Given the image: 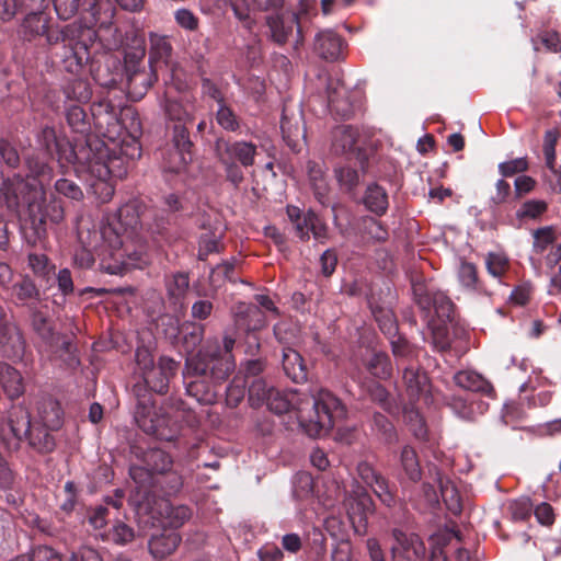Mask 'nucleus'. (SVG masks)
Returning <instances> with one entry per match:
<instances>
[{"label": "nucleus", "instance_id": "63", "mask_svg": "<svg viewBox=\"0 0 561 561\" xmlns=\"http://www.w3.org/2000/svg\"><path fill=\"white\" fill-rule=\"evenodd\" d=\"M538 39L548 50L553 53L561 51V36L557 32H543L538 36Z\"/></svg>", "mask_w": 561, "mask_h": 561}, {"label": "nucleus", "instance_id": "62", "mask_svg": "<svg viewBox=\"0 0 561 561\" xmlns=\"http://www.w3.org/2000/svg\"><path fill=\"white\" fill-rule=\"evenodd\" d=\"M175 20L182 27L190 31L196 30L198 25L197 18L187 9L178 10L175 13Z\"/></svg>", "mask_w": 561, "mask_h": 561}, {"label": "nucleus", "instance_id": "41", "mask_svg": "<svg viewBox=\"0 0 561 561\" xmlns=\"http://www.w3.org/2000/svg\"><path fill=\"white\" fill-rule=\"evenodd\" d=\"M216 119L226 130L234 131L239 128L237 116L222 101H219Z\"/></svg>", "mask_w": 561, "mask_h": 561}, {"label": "nucleus", "instance_id": "42", "mask_svg": "<svg viewBox=\"0 0 561 561\" xmlns=\"http://www.w3.org/2000/svg\"><path fill=\"white\" fill-rule=\"evenodd\" d=\"M170 51L171 46L165 37L150 34V60L167 58Z\"/></svg>", "mask_w": 561, "mask_h": 561}, {"label": "nucleus", "instance_id": "52", "mask_svg": "<svg viewBox=\"0 0 561 561\" xmlns=\"http://www.w3.org/2000/svg\"><path fill=\"white\" fill-rule=\"evenodd\" d=\"M227 3L233 11L234 16L244 23V26L251 28L252 20L250 18V8L247 0H227Z\"/></svg>", "mask_w": 561, "mask_h": 561}, {"label": "nucleus", "instance_id": "23", "mask_svg": "<svg viewBox=\"0 0 561 561\" xmlns=\"http://www.w3.org/2000/svg\"><path fill=\"white\" fill-rule=\"evenodd\" d=\"M159 514L170 528H178L191 517V510L185 505L162 501L159 505Z\"/></svg>", "mask_w": 561, "mask_h": 561}, {"label": "nucleus", "instance_id": "19", "mask_svg": "<svg viewBox=\"0 0 561 561\" xmlns=\"http://www.w3.org/2000/svg\"><path fill=\"white\" fill-rule=\"evenodd\" d=\"M33 422H37L50 431L58 430L61 426V409L57 401L53 399L43 400L37 407V415Z\"/></svg>", "mask_w": 561, "mask_h": 561}, {"label": "nucleus", "instance_id": "9", "mask_svg": "<svg viewBox=\"0 0 561 561\" xmlns=\"http://www.w3.org/2000/svg\"><path fill=\"white\" fill-rule=\"evenodd\" d=\"M287 216L295 226L296 234L301 239H309L311 232L317 242L323 243L328 239V227L311 210L301 211L296 206H287Z\"/></svg>", "mask_w": 561, "mask_h": 561}, {"label": "nucleus", "instance_id": "1", "mask_svg": "<svg viewBox=\"0 0 561 561\" xmlns=\"http://www.w3.org/2000/svg\"><path fill=\"white\" fill-rule=\"evenodd\" d=\"M58 161L61 167L70 164L79 174L91 176L90 186L101 203H107L114 195L113 179H123L127 174V161L139 158L140 145L131 137L116 148L98 139L89 140L85 146L75 149L68 141L56 144Z\"/></svg>", "mask_w": 561, "mask_h": 561}, {"label": "nucleus", "instance_id": "24", "mask_svg": "<svg viewBox=\"0 0 561 561\" xmlns=\"http://www.w3.org/2000/svg\"><path fill=\"white\" fill-rule=\"evenodd\" d=\"M273 39L278 44L287 42L291 35L294 26L297 24V16L291 14L287 16L272 15L267 19Z\"/></svg>", "mask_w": 561, "mask_h": 561}, {"label": "nucleus", "instance_id": "47", "mask_svg": "<svg viewBox=\"0 0 561 561\" xmlns=\"http://www.w3.org/2000/svg\"><path fill=\"white\" fill-rule=\"evenodd\" d=\"M20 340L16 328L9 323L3 307L0 305V345H5L10 341Z\"/></svg>", "mask_w": 561, "mask_h": 561}, {"label": "nucleus", "instance_id": "35", "mask_svg": "<svg viewBox=\"0 0 561 561\" xmlns=\"http://www.w3.org/2000/svg\"><path fill=\"white\" fill-rule=\"evenodd\" d=\"M403 417L407 424L410 426L414 436L417 438H424L426 435L425 423L420 414L419 410L413 405L404 408Z\"/></svg>", "mask_w": 561, "mask_h": 561}, {"label": "nucleus", "instance_id": "33", "mask_svg": "<svg viewBox=\"0 0 561 561\" xmlns=\"http://www.w3.org/2000/svg\"><path fill=\"white\" fill-rule=\"evenodd\" d=\"M440 494L447 508L453 514H459L461 512V496L454 483L450 481H446L445 483L440 482Z\"/></svg>", "mask_w": 561, "mask_h": 561}, {"label": "nucleus", "instance_id": "21", "mask_svg": "<svg viewBox=\"0 0 561 561\" xmlns=\"http://www.w3.org/2000/svg\"><path fill=\"white\" fill-rule=\"evenodd\" d=\"M0 382L10 399L18 398L24 392L21 374L8 364H0Z\"/></svg>", "mask_w": 561, "mask_h": 561}, {"label": "nucleus", "instance_id": "8", "mask_svg": "<svg viewBox=\"0 0 561 561\" xmlns=\"http://www.w3.org/2000/svg\"><path fill=\"white\" fill-rule=\"evenodd\" d=\"M234 343L236 341L233 337L227 335L224 337V348L226 356L220 359L216 357V353L210 354L207 351L201 352L198 354L199 362L195 364L194 370L198 375H205L207 371H210L213 378L216 380L226 379L234 369V363L229 355L234 346Z\"/></svg>", "mask_w": 561, "mask_h": 561}, {"label": "nucleus", "instance_id": "22", "mask_svg": "<svg viewBox=\"0 0 561 561\" xmlns=\"http://www.w3.org/2000/svg\"><path fill=\"white\" fill-rule=\"evenodd\" d=\"M8 290L15 305L24 306L39 299V291L28 277H22L10 288L8 287Z\"/></svg>", "mask_w": 561, "mask_h": 561}, {"label": "nucleus", "instance_id": "6", "mask_svg": "<svg viewBox=\"0 0 561 561\" xmlns=\"http://www.w3.org/2000/svg\"><path fill=\"white\" fill-rule=\"evenodd\" d=\"M50 428L31 422L30 414L24 407L16 405L10 411L7 423L0 427L1 437L7 440L9 448H18L22 438L26 437L30 445L41 453L51 451L55 447Z\"/></svg>", "mask_w": 561, "mask_h": 561}, {"label": "nucleus", "instance_id": "29", "mask_svg": "<svg viewBox=\"0 0 561 561\" xmlns=\"http://www.w3.org/2000/svg\"><path fill=\"white\" fill-rule=\"evenodd\" d=\"M275 388L263 379H255L249 387V401L252 407L266 404Z\"/></svg>", "mask_w": 561, "mask_h": 561}, {"label": "nucleus", "instance_id": "13", "mask_svg": "<svg viewBox=\"0 0 561 561\" xmlns=\"http://www.w3.org/2000/svg\"><path fill=\"white\" fill-rule=\"evenodd\" d=\"M344 48L343 38L331 30L319 32L316 36L314 49L325 60H339L343 56Z\"/></svg>", "mask_w": 561, "mask_h": 561}, {"label": "nucleus", "instance_id": "45", "mask_svg": "<svg viewBox=\"0 0 561 561\" xmlns=\"http://www.w3.org/2000/svg\"><path fill=\"white\" fill-rule=\"evenodd\" d=\"M527 169V159L523 157L510 161H504L499 164V172L504 178L513 176L514 174L524 172Z\"/></svg>", "mask_w": 561, "mask_h": 561}, {"label": "nucleus", "instance_id": "11", "mask_svg": "<svg viewBox=\"0 0 561 561\" xmlns=\"http://www.w3.org/2000/svg\"><path fill=\"white\" fill-rule=\"evenodd\" d=\"M364 140L365 136L357 127L341 125L332 131V150L335 153L359 152Z\"/></svg>", "mask_w": 561, "mask_h": 561}, {"label": "nucleus", "instance_id": "20", "mask_svg": "<svg viewBox=\"0 0 561 561\" xmlns=\"http://www.w3.org/2000/svg\"><path fill=\"white\" fill-rule=\"evenodd\" d=\"M90 59V51L84 42L71 43L64 54V64L67 71L77 73Z\"/></svg>", "mask_w": 561, "mask_h": 561}, {"label": "nucleus", "instance_id": "48", "mask_svg": "<svg viewBox=\"0 0 561 561\" xmlns=\"http://www.w3.org/2000/svg\"><path fill=\"white\" fill-rule=\"evenodd\" d=\"M67 122L69 126L76 131H84L85 129V113L81 106L71 105L67 108Z\"/></svg>", "mask_w": 561, "mask_h": 561}, {"label": "nucleus", "instance_id": "2", "mask_svg": "<svg viewBox=\"0 0 561 561\" xmlns=\"http://www.w3.org/2000/svg\"><path fill=\"white\" fill-rule=\"evenodd\" d=\"M265 405L276 414L295 412L299 426L310 437L322 435L346 415L342 402L321 388L311 393L275 389Z\"/></svg>", "mask_w": 561, "mask_h": 561}, {"label": "nucleus", "instance_id": "40", "mask_svg": "<svg viewBox=\"0 0 561 561\" xmlns=\"http://www.w3.org/2000/svg\"><path fill=\"white\" fill-rule=\"evenodd\" d=\"M23 33L26 37H33L45 32V21L42 14L31 12L24 20L22 25Z\"/></svg>", "mask_w": 561, "mask_h": 561}, {"label": "nucleus", "instance_id": "59", "mask_svg": "<svg viewBox=\"0 0 561 561\" xmlns=\"http://www.w3.org/2000/svg\"><path fill=\"white\" fill-rule=\"evenodd\" d=\"M511 194V185L504 179H500L495 183V193L491 196V203L501 205L505 203Z\"/></svg>", "mask_w": 561, "mask_h": 561}, {"label": "nucleus", "instance_id": "54", "mask_svg": "<svg viewBox=\"0 0 561 561\" xmlns=\"http://www.w3.org/2000/svg\"><path fill=\"white\" fill-rule=\"evenodd\" d=\"M192 142L188 137L187 129L178 124L173 128V147L172 149H179L184 151H191Z\"/></svg>", "mask_w": 561, "mask_h": 561}, {"label": "nucleus", "instance_id": "60", "mask_svg": "<svg viewBox=\"0 0 561 561\" xmlns=\"http://www.w3.org/2000/svg\"><path fill=\"white\" fill-rule=\"evenodd\" d=\"M136 363L141 371V375H145L147 370H150L154 367L153 356L146 347H139L136 351Z\"/></svg>", "mask_w": 561, "mask_h": 561}, {"label": "nucleus", "instance_id": "7", "mask_svg": "<svg viewBox=\"0 0 561 561\" xmlns=\"http://www.w3.org/2000/svg\"><path fill=\"white\" fill-rule=\"evenodd\" d=\"M135 420L144 432L158 439L169 442L175 436L170 417L156 404L140 402L136 408Z\"/></svg>", "mask_w": 561, "mask_h": 561}, {"label": "nucleus", "instance_id": "25", "mask_svg": "<svg viewBox=\"0 0 561 561\" xmlns=\"http://www.w3.org/2000/svg\"><path fill=\"white\" fill-rule=\"evenodd\" d=\"M363 199L366 208L379 216L383 215L389 206L388 194L386 190L378 184L368 185Z\"/></svg>", "mask_w": 561, "mask_h": 561}, {"label": "nucleus", "instance_id": "15", "mask_svg": "<svg viewBox=\"0 0 561 561\" xmlns=\"http://www.w3.org/2000/svg\"><path fill=\"white\" fill-rule=\"evenodd\" d=\"M217 152L227 154L229 159L239 161L243 167H250L254 163L256 147L248 141L217 142Z\"/></svg>", "mask_w": 561, "mask_h": 561}, {"label": "nucleus", "instance_id": "55", "mask_svg": "<svg viewBox=\"0 0 561 561\" xmlns=\"http://www.w3.org/2000/svg\"><path fill=\"white\" fill-rule=\"evenodd\" d=\"M510 512L514 520H523L530 515L531 504L529 499H519L510 503Z\"/></svg>", "mask_w": 561, "mask_h": 561}, {"label": "nucleus", "instance_id": "49", "mask_svg": "<svg viewBox=\"0 0 561 561\" xmlns=\"http://www.w3.org/2000/svg\"><path fill=\"white\" fill-rule=\"evenodd\" d=\"M56 191L75 201H79L83 197L81 188L73 182L67 179H59L55 184Z\"/></svg>", "mask_w": 561, "mask_h": 561}, {"label": "nucleus", "instance_id": "57", "mask_svg": "<svg viewBox=\"0 0 561 561\" xmlns=\"http://www.w3.org/2000/svg\"><path fill=\"white\" fill-rule=\"evenodd\" d=\"M534 239V247L543 251L554 240L553 230L550 227L540 228L535 231Z\"/></svg>", "mask_w": 561, "mask_h": 561}, {"label": "nucleus", "instance_id": "26", "mask_svg": "<svg viewBox=\"0 0 561 561\" xmlns=\"http://www.w3.org/2000/svg\"><path fill=\"white\" fill-rule=\"evenodd\" d=\"M455 383L462 389L470 391L492 392V386L478 373L461 370L454 376Z\"/></svg>", "mask_w": 561, "mask_h": 561}, {"label": "nucleus", "instance_id": "27", "mask_svg": "<svg viewBox=\"0 0 561 561\" xmlns=\"http://www.w3.org/2000/svg\"><path fill=\"white\" fill-rule=\"evenodd\" d=\"M403 381L411 397H419L428 391L427 376L413 366L404 369Z\"/></svg>", "mask_w": 561, "mask_h": 561}, {"label": "nucleus", "instance_id": "4", "mask_svg": "<svg viewBox=\"0 0 561 561\" xmlns=\"http://www.w3.org/2000/svg\"><path fill=\"white\" fill-rule=\"evenodd\" d=\"M140 228L141 221L135 204H126L118 209L113 221L102 226L101 237L116 260L125 265L141 267L146 261Z\"/></svg>", "mask_w": 561, "mask_h": 561}, {"label": "nucleus", "instance_id": "30", "mask_svg": "<svg viewBox=\"0 0 561 561\" xmlns=\"http://www.w3.org/2000/svg\"><path fill=\"white\" fill-rule=\"evenodd\" d=\"M400 460L408 478L412 481L420 480L421 468L415 450L410 446H404L401 451Z\"/></svg>", "mask_w": 561, "mask_h": 561}, {"label": "nucleus", "instance_id": "50", "mask_svg": "<svg viewBox=\"0 0 561 561\" xmlns=\"http://www.w3.org/2000/svg\"><path fill=\"white\" fill-rule=\"evenodd\" d=\"M374 314L379 323V328L381 329V331L390 337L396 336L398 327L392 312L389 310H385L380 311L379 313L374 312Z\"/></svg>", "mask_w": 561, "mask_h": 561}, {"label": "nucleus", "instance_id": "3", "mask_svg": "<svg viewBox=\"0 0 561 561\" xmlns=\"http://www.w3.org/2000/svg\"><path fill=\"white\" fill-rule=\"evenodd\" d=\"M26 165L32 176L26 181L16 179L14 195L18 203L26 209L25 224L30 225L36 239H42L46 233L47 220L59 224L64 219V207L54 197L47 203L44 180H50L51 169L45 158L30 156L26 158Z\"/></svg>", "mask_w": 561, "mask_h": 561}, {"label": "nucleus", "instance_id": "17", "mask_svg": "<svg viewBox=\"0 0 561 561\" xmlns=\"http://www.w3.org/2000/svg\"><path fill=\"white\" fill-rule=\"evenodd\" d=\"M344 504L348 518L353 524H355L356 520L358 523L363 522L367 513L373 508L370 496L362 488L354 490L353 493L346 497Z\"/></svg>", "mask_w": 561, "mask_h": 561}, {"label": "nucleus", "instance_id": "64", "mask_svg": "<svg viewBox=\"0 0 561 561\" xmlns=\"http://www.w3.org/2000/svg\"><path fill=\"white\" fill-rule=\"evenodd\" d=\"M70 561H103V559L99 551L91 547L84 546L71 554Z\"/></svg>", "mask_w": 561, "mask_h": 561}, {"label": "nucleus", "instance_id": "37", "mask_svg": "<svg viewBox=\"0 0 561 561\" xmlns=\"http://www.w3.org/2000/svg\"><path fill=\"white\" fill-rule=\"evenodd\" d=\"M373 427L376 434L386 443H392L397 438L393 425L382 414L376 413L373 419Z\"/></svg>", "mask_w": 561, "mask_h": 561}, {"label": "nucleus", "instance_id": "31", "mask_svg": "<svg viewBox=\"0 0 561 561\" xmlns=\"http://www.w3.org/2000/svg\"><path fill=\"white\" fill-rule=\"evenodd\" d=\"M309 178L314 191V195L321 204L327 203V196L329 192L328 183L323 176V172L316 163L309 164L308 169Z\"/></svg>", "mask_w": 561, "mask_h": 561}, {"label": "nucleus", "instance_id": "34", "mask_svg": "<svg viewBox=\"0 0 561 561\" xmlns=\"http://www.w3.org/2000/svg\"><path fill=\"white\" fill-rule=\"evenodd\" d=\"M366 366L369 373L377 378H386L390 375L389 360L383 353H371Z\"/></svg>", "mask_w": 561, "mask_h": 561}, {"label": "nucleus", "instance_id": "44", "mask_svg": "<svg viewBox=\"0 0 561 561\" xmlns=\"http://www.w3.org/2000/svg\"><path fill=\"white\" fill-rule=\"evenodd\" d=\"M547 209V204L543 201L531 199L527 201L517 210L518 218H537Z\"/></svg>", "mask_w": 561, "mask_h": 561}, {"label": "nucleus", "instance_id": "51", "mask_svg": "<svg viewBox=\"0 0 561 561\" xmlns=\"http://www.w3.org/2000/svg\"><path fill=\"white\" fill-rule=\"evenodd\" d=\"M240 310L249 318L247 323L249 330H257L264 325V317L261 309L254 305L242 304Z\"/></svg>", "mask_w": 561, "mask_h": 561}, {"label": "nucleus", "instance_id": "56", "mask_svg": "<svg viewBox=\"0 0 561 561\" xmlns=\"http://www.w3.org/2000/svg\"><path fill=\"white\" fill-rule=\"evenodd\" d=\"M58 16L62 20L71 18L79 9V0H53Z\"/></svg>", "mask_w": 561, "mask_h": 561}, {"label": "nucleus", "instance_id": "18", "mask_svg": "<svg viewBox=\"0 0 561 561\" xmlns=\"http://www.w3.org/2000/svg\"><path fill=\"white\" fill-rule=\"evenodd\" d=\"M283 369L288 378L300 383L307 380V367L301 355L291 347L283 348Z\"/></svg>", "mask_w": 561, "mask_h": 561}, {"label": "nucleus", "instance_id": "53", "mask_svg": "<svg viewBox=\"0 0 561 561\" xmlns=\"http://www.w3.org/2000/svg\"><path fill=\"white\" fill-rule=\"evenodd\" d=\"M111 539L117 545H126L134 539V530L124 523L118 522L111 530Z\"/></svg>", "mask_w": 561, "mask_h": 561}, {"label": "nucleus", "instance_id": "58", "mask_svg": "<svg viewBox=\"0 0 561 561\" xmlns=\"http://www.w3.org/2000/svg\"><path fill=\"white\" fill-rule=\"evenodd\" d=\"M458 276H459L460 283L463 286H466L468 288L473 287L477 283L476 266L471 263H462L460 265Z\"/></svg>", "mask_w": 561, "mask_h": 561}, {"label": "nucleus", "instance_id": "46", "mask_svg": "<svg viewBox=\"0 0 561 561\" xmlns=\"http://www.w3.org/2000/svg\"><path fill=\"white\" fill-rule=\"evenodd\" d=\"M433 306L436 316L442 322L450 319L453 313V304L443 293H437L434 296Z\"/></svg>", "mask_w": 561, "mask_h": 561}, {"label": "nucleus", "instance_id": "61", "mask_svg": "<svg viewBox=\"0 0 561 561\" xmlns=\"http://www.w3.org/2000/svg\"><path fill=\"white\" fill-rule=\"evenodd\" d=\"M31 561H60V556L50 547L41 546L32 551Z\"/></svg>", "mask_w": 561, "mask_h": 561}, {"label": "nucleus", "instance_id": "12", "mask_svg": "<svg viewBox=\"0 0 561 561\" xmlns=\"http://www.w3.org/2000/svg\"><path fill=\"white\" fill-rule=\"evenodd\" d=\"M280 130L288 146L296 149L299 145V140L306 139V128L301 111L294 110L289 112L287 108H284L280 119Z\"/></svg>", "mask_w": 561, "mask_h": 561}, {"label": "nucleus", "instance_id": "39", "mask_svg": "<svg viewBox=\"0 0 561 561\" xmlns=\"http://www.w3.org/2000/svg\"><path fill=\"white\" fill-rule=\"evenodd\" d=\"M335 176L339 183L346 190H352L359 183V172L356 168L342 165L335 169Z\"/></svg>", "mask_w": 561, "mask_h": 561}, {"label": "nucleus", "instance_id": "32", "mask_svg": "<svg viewBox=\"0 0 561 561\" xmlns=\"http://www.w3.org/2000/svg\"><path fill=\"white\" fill-rule=\"evenodd\" d=\"M485 266L491 276L500 279L508 268V259L502 252H490L485 257Z\"/></svg>", "mask_w": 561, "mask_h": 561}, {"label": "nucleus", "instance_id": "16", "mask_svg": "<svg viewBox=\"0 0 561 561\" xmlns=\"http://www.w3.org/2000/svg\"><path fill=\"white\" fill-rule=\"evenodd\" d=\"M180 535L173 529H164L159 535H152L149 540V551L154 559H164L178 548Z\"/></svg>", "mask_w": 561, "mask_h": 561}, {"label": "nucleus", "instance_id": "38", "mask_svg": "<svg viewBox=\"0 0 561 561\" xmlns=\"http://www.w3.org/2000/svg\"><path fill=\"white\" fill-rule=\"evenodd\" d=\"M188 276L183 273L174 274L167 282V290L171 298L179 300L182 298L188 289Z\"/></svg>", "mask_w": 561, "mask_h": 561}, {"label": "nucleus", "instance_id": "14", "mask_svg": "<svg viewBox=\"0 0 561 561\" xmlns=\"http://www.w3.org/2000/svg\"><path fill=\"white\" fill-rule=\"evenodd\" d=\"M360 479L373 489L374 493L382 503L390 506L393 502L391 492L388 489L386 480L367 462H362L357 467Z\"/></svg>", "mask_w": 561, "mask_h": 561}, {"label": "nucleus", "instance_id": "36", "mask_svg": "<svg viewBox=\"0 0 561 561\" xmlns=\"http://www.w3.org/2000/svg\"><path fill=\"white\" fill-rule=\"evenodd\" d=\"M142 378L146 385L156 392L163 393L168 388L169 378L156 365L150 370H147Z\"/></svg>", "mask_w": 561, "mask_h": 561}, {"label": "nucleus", "instance_id": "5", "mask_svg": "<svg viewBox=\"0 0 561 561\" xmlns=\"http://www.w3.org/2000/svg\"><path fill=\"white\" fill-rule=\"evenodd\" d=\"M129 474L135 482V495L130 501L140 505L149 494L153 484H163L165 479L169 493L176 492L182 485V478L178 471L172 470V460L161 449H150L144 456L142 465H133Z\"/></svg>", "mask_w": 561, "mask_h": 561}, {"label": "nucleus", "instance_id": "10", "mask_svg": "<svg viewBox=\"0 0 561 561\" xmlns=\"http://www.w3.org/2000/svg\"><path fill=\"white\" fill-rule=\"evenodd\" d=\"M392 561H415L425 556V546L417 535L393 530Z\"/></svg>", "mask_w": 561, "mask_h": 561}, {"label": "nucleus", "instance_id": "43", "mask_svg": "<svg viewBox=\"0 0 561 561\" xmlns=\"http://www.w3.org/2000/svg\"><path fill=\"white\" fill-rule=\"evenodd\" d=\"M219 161L225 167L226 176L233 185H239L243 180V173L240 167L229 159L227 154L218 153Z\"/></svg>", "mask_w": 561, "mask_h": 561}, {"label": "nucleus", "instance_id": "28", "mask_svg": "<svg viewBox=\"0 0 561 561\" xmlns=\"http://www.w3.org/2000/svg\"><path fill=\"white\" fill-rule=\"evenodd\" d=\"M192 161V152L179 149H171L163 162V170L165 172L180 174L184 172Z\"/></svg>", "mask_w": 561, "mask_h": 561}]
</instances>
